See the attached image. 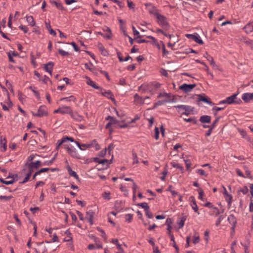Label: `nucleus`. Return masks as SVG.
Instances as JSON below:
<instances>
[{
  "label": "nucleus",
  "instance_id": "nucleus-1",
  "mask_svg": "<svg viewBox=\"0 0 253 253\" xmlns=\"http://www.w3.org/2000/svg\"><path fill=\"white\" fill-rule=\"evenodd\" d=\"M161 84L157 82H151L148 84H143L138 88L139 90H142L143 92L147 91H151V89L154 87L155 88H158L160 87Z\"/></svg>",
  "mask_w": 253,
  "mask_h": 253
},
{
  "label": "nucleus",
  "instance_id": "nucleus-2",
  "mask_svg": "<svg viewBox=\"0 0 253 253\" xmlns=\"http://www.w3.org/2000/svg\"><path fill=\"white\" fill-rule=\"evenodd\" d=\"M75 143L81 150H84V149L82 148V147L90 148L94 146L96 150H98L101 148L99 145L97 143L96 139L93 140L90 143L86 144H81L78 141H75Z\"/></svg>",
  "mask_w": 253,
  "mask_h": 253
},
{
  "label": "nucleus",
  "instance_id": "nucleus-3",
  "mask_svg": "<svg viewBox=\"0 0 253 253\" xmlns=\"http://www.w3.org/2000/svg\"><path fill=\"white\" fill-rule=\"evenodd\" d=\"M174 107L178 109V112L180 113V110L184 111L181 114L188 116L194 111V107L188 105H178L174 106Z\"/></svg>",
  "mask_w": 253,
  "mask_h": 253
},
{
  "label": "nucleus",
  "instance_id": "nucleus-4",
  "mask_svg": "<svg viewBox=\"0 0 253 253\" xmlns=\"http://www.w3.org/2000/svg\"><path fill=\"white\" fill-rule=\"evenodd\" d=\"M158 23L165 30H168L170 25L167 21V18L163 15L160 14L156 17Z\"/></svg>",
  "mask_w": 253,
  "mask_h": 253
},
{
  "label": "nucleus",
  "instance_id": "nucleus-5",
  "mask_svg": "<svg viewBox=\"0 0 253 253\" xmlns=\"http://www.w3.org/2000/svg\"><path fill=\"white\" fill-rule=\"evenodd\" d=\"M238 94H234L231 96L226 98V101L228 104H239L242 102V100L240 98H237Z\"/></svg>",
  "mask_w": 253,
  "mask_h": 253
},
{
  "label": "nucleus",
  "instance_id": "nucleus-6",
  "mask_svg": "<svg viewBox=\"0 0 253 253\" xmlns=\"http://www.w3.org/2000/svg\"><path fill=\"white\" fill-rule=\"evenodd\" d=\"M45 107L43 105L41 106L38 110V112L35 113L32 112V115L34 116L38 117H42L43 116H47L48 113L45 110Z\"/></svg>",
  "mask_w": 253,
  "mask_h": 253
},
{
  "label": "nucleus",
  "instance_id": "nucleus-7",
  "mask_svg": "<svg viewBox=\"0 0 253 253\" xmlns=\"http://www.w3.org/2000/svg\"><path fill=\"white\" fill-rule=\"evenodd\" d=\"M228 221L231 224V235H234L235 233V229L237 224V220L233 214H230L228 217Z\"/></svg>",
  "mask_w": 253,
  "mask_h": 253
},
{
  "label": "nucleus",
  "instance_id": "nucleus-8",
  "mask_svg": "<svg viewBox=\"0 0 253 253\" xmlns=\"http://www.w3.org/2000/svg\"><path fill=\"white\" fill-rule=\"evenodd\" d=\"M185 36L189 39L192 40L199 44H203V41L200 39V36L197 34H186Z\"/></svg>",
  "mask_w": 253,
  "mask_h": 253
},
{
  "label": "nucleus",
  "instance_id": "nucleus-9",
  "mask_svg": "<svg viewBox=\"0 0 253 253\" xmlns=\"http://www.w3.org/2000/svg\"><path fill=\"white\" fill-rule=\"evenodd\" d=\"M196 86V84H183L179 86V89L185 93H188L190 92Z\"/></svg>",
  "mask_w": 253,
  "mask_h": 253
},
{
  "label": "nucleus",
  "instance_id": "nucleus-10",
  "mask_svg": "<svg viewBox=\"0 0 253 253\" xmlns=\"http://www.w3.org/2000/svg\"><path fill=\"white\" fill-rule=\"evenodd\" d=\"M197 96V101H202L211 105L213 104L210 99L205 94H198Z\"/></svg>",
  "mask_w": 253,
  "mask_h": 253
},
{
  "label": "nucleus",
  "instance_id": "nucleus-11",
  "mask_svg": "<svg viewBox=\"0 0 253 253\" xmlns=\"http://www.w3.org/2000/svg\"><path fill=\"white\" fill-rule=\"evenodd\" d=\"M94 215V212L92 210H90L86 212L85 218H86L88 220L90 224L91 225L93 224V218Z\"/></svg>",
  "mask_w": 253,
  "mask_h": 253
},
{
  "label": "nucleus",
  "instance_id": "nucleus-12",
  "mask_svg": "<svg viewBox=\"0 0 253 253\" xmlns=\"http://www.w3.org/2000/svg\"><path fill=\"white\" fill-rule=\"evenodd\" d=\"M242 99L245 103H248L253 100V93H245L242 95Z\"/></svg>",
  "mask_w": 253,
  "mask_h": 253
},
{
  "label": "nucleus",
  "instance_id": "nucleus-13",
  "mask_svg": "<svg viewBox=\"0 0 253 253\" xmlns=\"http://www.w3.org/2000/svg\"><path fill=\"white\" fill-rule=\"evenodd\" d=\"M54 66L53 62H49L47 64H43V69L46 72H48L50 75H52V72Z\"/></svg>",
  "mask_w": 253,
  "mask_h": 253
},
{
  "label": "nucleus",
  "instance_id": "nucleus-14",
  "mask_svg": "<svg viewBox=\"0 0 253 253\" xmlns=\"http://www.w3.org/2000/svg\"><path fill=\"white\" fill-rule=\"evenodd\" d=\"M223 188L224 190L223 192L224 197L225 198V200L228 203V206L229 208L231 205L232 196L231 195H230L228 193L225 187H223Z\"/></svg>",
  "mask_w": 253,
  "mask_h": 253
},
{
  "label": "nucleus",
  "instance_id": "nucleus-15",
  "mask_svg": "<svg viewBox=\"0 0 253 253\" xmlns=\"http://www.w3.org/2000/svg\"><path fill=\"white\" fill-rule=\"evenodd\" d=\"M124 207V203L121 201H116L115 202L114 208L117 212L121 211Z\"/></svg>",
  "mask_w": 253,
  "mask_h": 253
},
{
  "label": "nucleus",
  "instance_id": "nucleus-16",
  "mask_svg": "<svg viewBox=\"0 0 253 253\" xmlns=\"http://www.w3.org/2000/svg\"><path fill=\"white\" fill-rule=\"evenodd\" d=\"M87 79L86 83L88 85L91 86L93 88L96 89H100L101 90H103V89L101 88L100 86H98L93 81H92L89 77H86Z\"/></svg>",
  "mask_w": 253,
  "mask_h": 253
},
{
  "label": "nucleus",
  "instance_id": "nucleus-17",
  "mask_svg": "<svg viewBox=\"0 0 253 253\" xmlns=\"http://www.w3.org/2000/svg\"><path fill=\"white\" fill-rule=\"evenodd\" d=\"M67 169L68 172L70 176L75 177L78 181L80 182L81 179H80L79 176H78V175L77 174V173L75 171H73L72 170V168H71V167L70 166H68L67 167Z\"/></svg>",
  "mask_w": 253,
  "mask_h": 253
},
{
  "label": "nucleus",
  "instance_id": "nucleus-18",
  "mask_svg": "<svg viewBox=\"0 0 253 253\" xmlns=\"http://www.w3.org/2000/svg\"><path fill=\"white\" fill-rule=\"evenodd\" d=\"M101 94L103 96L107 97V98L110 99L113 102H115L116 100L114 97L113 93L110 90L107 91L102 92Z\"/></svg>",
  "mask_w": 253,
  "mask_h": 253
},
{
  "label": "nucleus",
  "instance_id": "nucleus-19",
  "mask_svg": "<svg viewBox=\"0 0 253 253\" xmlns=\"http://www.w3.org/2000/svg\"><path fill=\"white\" fill-rule=\"evenodd\" d=\"M190 199H191V206L192 207V208L193 209L194 211L198 214H199V212L198 211V208L196 204V200L195 199V198L194 196H191L190 197Z\"/></svg>",
  "mask_w": 253,
  "mask_h": 253
},
{
  "label": "nucleus",
  "instance_id": "nucleus-20",
  "mask_svg": "<svg viewBox=\"0 0 253 253\" xmlns=\"http://www.w3.org/2000/svg\"><path fill=\"white\" fill-rule=\"evenodd\" d=\"M243 29L245 30L247 34L252 33L253 31V23H248L244 26Z\"/></svg>",
  "mask_w": 253,
  "mask_h": 253
},
{
  "label": "nucleus",
  "instance_id": "nucleus-21",
  "mask_svg": "<svg viewBox=\"0 0 253 253\" xmlns=\"http://www.w3.org/2000/svg\"><path fill=\"white\" fill-rule=\"evenodd\" d=\"M200 121L202 123H210L211 121V117L210 116L208 115H203L200 117Z\"/></svg>",
  "mask_w": 253,
  "mask_h": 253
},
{
  "label": "nucleus",
  "instance_id": "nucleus-22",
  "mask_svg": "<svg viewBox=\"0 0 253 253\" xmlns=\"http://www.w3.org/2000/svg\"><path fill=\"white\" fill-rule=\"evenodd\" d=\"M70 116L71 117L78 122H81L83 120V118L82 116L79 115L77 113H73L72 111H71V113L70 114Z\"/></svg>",
  "mask_w": 253,
  "mask_h": 253
},
{
  "label": "nucleus",
  "instance_id": "nucleus-23",
  "mask_svg": "<svg viewBox=\"0 0 253 253\" xmlns=\"http://www.w3.org/2000/svg\"><path fill=\"white\" fill-rule=\"evenodd\" d=\"M134 98L135 101H138L139 103L144 104V100L145 99H149V97L146 96L145 98H143L142 97L138 95V94H135L134 95Z\"/></svg>",
  "mask_w": 253,
  "mask_h": 253
},
{
  "label": "nucleus",
  "instance_id": "nucleus-24",
  "mask_svg": "<svg viewBox=\"0 0 253 253\" xmlns=\"http://www.w3.org/2000/svg\"><path fill=\"white\" fill-rule=\"evenodd\" d=\"M45 23L46 28L48 30V32L50 33V34L53 35V36H55L56 35V33L55 32V31L54 30H53L52 29L51 26L50 24V21H48V22H47L46 21H45Z\"/></svg>",
  "mask_w": 253,
  "mask_h": 253
},
{
  "label": "nucleus",
  "instance_id": "nucleus-25",
  "mask_svg": "<svg viewBox=\"0 0 253 253\" xmlns=\"http://www.w3.org/2000/svg\"><path fill=\"white\" fill-rule=\"evenodd\" d=\"M61 109V114H70L71 113L72 109L69 106H64L60 108Z\"/></svg>",
  "mask_w": 253,
  "mask_h": 253
},
{
  "label": "nucleus",
  "instance_id": "nucleus-26",
  "mask_svg": "<svg viewBox=\"0 0 253 253\" xmlns=\"http://www.w3.org/2000/svg\"><path fill=\"white\" fill-rule=\"evenodd\" d=\"M98 47L103 55L107 56L108 55L107 51L105 49L102 44L99 43L98 44Z\"/></svg>",
  "mask_w": 253,
  "mask_h": 253
},
{
  "label": "nucleus",
  "instance_id": "nucleus-27",
  "mask_svg": "<svg viewBox=\"0 0 253 253\" xmlns=\"http://www.w3.org/2000/svg\"><path fill=\"white\" fill-rule=\"evenodd\" d=\"M69 154L73 158H75L78 159H81V156L79 153L77 152L75 149H72Z\"/></svg>",
  "mask_w": 253,
  "mask_h": 253
},
{
  "label": "nucleus",
  "instance_id": "nucleus-28",
  "mask_svg": "<svg viewBox=\"0 0 253 253\" xmlns=\"http://www.w3.org/2000/svg\"><path fill=\"white\" fill-rule=\"evenodd\" d=\"M29 164L35 169H38L40 167L42 166V163L40 161H37L35 162L29 163ZM42 165H43L42 164Z\"/></svg>",
  "mask_w": 253,
  "mask_h": 253
},
{
  "label": "nucleus",
  "instance_id": "nucleus-29",
  "mask_svg": "<svg viewBox=\"0 0 253 253\" xmlns=\"http://www.w3.org/2000/svg\"><path fill=\"white\" fill-rule=\"evenodd\" d=\"M149 12L151 14L154 15L157 17L160 14L159 13V10L154 6H152V8L149 10Z\"/></svg>",
  "mask_w": 253,
  "mask_h": 253
},
{
  "label": "nucleus",
  "instance_id": "nucleus-30",
  "mask_svg": "<svg viewBox=\"0 0 253 253\" xmlns=\"http://www.w3.org/2000/svg\"><path fill=\"white\" fill-rule=\"evenodd\" d=\"M106 120H110V122L112 125H117L119 122L118 121L115 117H112L111 116H108L106 118Z\"/></svg>",
  "mask_w": 253,
  "mask_h": 253
},
{
  "label": "nucleus",
  "instance_id": "nucleus-31",
  "mask_svg": "<svg viewBox=\"0 0 253 253\" xmlns=\"http://www.w3.org/2000/svg\"><path fill=\"white\" fill-rule=\"evenodd\" d=\"M93 161L100 164L104 165L109 162L107 159L100 160L98 158L95 157L93 158Z\"/></svg>",
  "mask_w": 253,
  "mask_h": 253
},
{
  "label": "nucleus",
  "instance_id": "nucleus-32",
  "mask_svg": "<svg viewBox=\"0 0 253 253\" xmlns=\"http://www.w3.org/2000/svg\"><path fill=\"white\" fill-rule=\"evenodd\" d=\"M186 219V216L185 215L182 216L180 218V220L179 221L177 222V224L178 225L179 228H182L183 227Z\"/></svg>",
  "mask_w": 253,
  "mask_h": 253
},
{
  "label": "nucleus",
  "instance_id": "nucleus-33",
  "mask_svg": "<svg viewBox=\"0 0 253 253\" xmlns=\"http://www.w3.org/2000/svg\"><path fill=\"white\" fill-rule=\"evenodd\" d=\"M171 165L173 168H176V169H179L182 173L184 172V168L180 164H179L178 163H175L174 162H171Z\"/></svg>",
  "mask_w": 253,
  "mask_h": 253
},
{
  "label": "nucleus",
  "instance_id": "nucleus-34",
  "mask_svg": "<svg viewBox=\"0 0 253 253\" xmlns=\"http://www.w3.org/2000/svg\"><path fill=\"white\" fill-rule=\"evenodd\" d=\"M105 32H107V33L103 36L104 38H105L107 39H110L111 38L112 33L111 30L110 28L106 27V29H104Z\"/></svg>",
  "mask_w": 253,
  "mask_h": 253
},
{
  "label": "nucleus",
  "instance_id": "nucleus-35",
  "mask_svg": "<svg viewBox=\"0 0 253 253\" xmlns=\"http://www.w3.org/2000/svg\"><path fill=\"white\" fill-rule=\"evenodd\" d=\"M112 243L115 244L117 247V248L122 252V253H124V250L123 249L122 246H121V245H120L119 243H118V240L117 239H112Z\"/></svg>",
  "mask_w": 253,
  "mask_h": 253
},
{
  "label": "nucleus",
  "instance_id": "nucleus-36",
  "mask_svg": "<svg viewBox=\"0 0 253 253\" xmlns=\"http://www.w3.org/2000/svg\"><path fill=\"white\" fill-rule=\"evenodd\" d=\"M50 2L52 4H54L56 7L60 10H65V8L63 7V6L62 5V3H60V2H57L56 1H51Z\"/></svg>",
  "mask_w": 253,
  "mask_h": 253
},
{
  "label": "nucleus",
  "instance_id": "nucleus-37",
  "mask_svg": "<svg viewBox=\"0 0 253 253\" xmlns=\"http://www.w3.org/2000/svg\"><path fill=\"white\" fill-rule=\"evenodd\" d=\"M0 145H1V147L2 149H1V151L3 152L5 151L7 149L6 140L5 138H4L3 139H1Z\"/></svg>",
  "mask_w": 253,
  "mask_h": 253
},
{
  "label": "nucleus",
  "instance_id": "nucleus-38",
  "mask_svg": "<svg viewBox=\"0 0 253 253\" xmlns=\"http://www.w3.org/2000/svg\"><path fill=\"white\" fill-rule=\"evenodd\" d=\"M167 223H168V227H167V230H168V235L172 234L171 233V229L172 228V227L171 226V224L172 223V221L170 218H168L167 219Z\"/></svg>",
  "mask_w": 253,
  "mask_h": 253
},
{
  "label": "nucleus",
  "instance_id": "nucleus-39",
  "mask_svg": "<svg viewBox=\"0 0 253 253\" xmlns=\"http://www.w3.org/2000/svg\"><path fill=\"white\" fill-rule=\"evenodd\" d=\"M206 54H207L206 58L209 61L210 64L212 66H214L215 65V63L213 60V57L210 55L207 52H206Z\"/></svg>",
  "mask_w": 253,
  "mask_h": 253
},
{
  "label": "nucleus",
  "instance_id": "nucleus-40",
  "mask_svg": "<svg viewBox=\"0 0 253 253\" xmlns=\"http://www.w3.org/2000/svg\"><path fill=\"white\" fill-rule=\"evenodd\" d=\"M62 100H66L67 101H73L75 102L76 101V98L73 95H71L68 97H63L60 99V101Z\"/></svg>",
  "mask_w": 253,
  "mask_h": 253
},
{
  "label": "nucleus",
  "instance_id": "nucleus-41",
  "mask_svg": "<svg viewBox=\"0 0 253 253\" xmlns=\"http://www.w3.org/2000/svg\"><path fill=\"white\" fill-rule=\"evenodd\" d=\"M0 181L5 185H10L14 183V182L15 181V180L14 179H12L11 180L9 181H6L4 180L3 178H0Z\"/></svg>",
  "mask_w": 253,
  "mask_h": 253
},
{
  "label": "nucleus",
  "instance_id": "nucleus-42",
  "mask_svg": "<svg viewBox=\"0 0 253 253\" xmlns=\"http://www.w3.org/2000/svg\"><path fill=\"white\" fill-rule=\"evenodd\" d=\"M167 102H168V101H167V100H159L154 104V105L152 108V109H155L158 106L162 105L164 104V103H167Z\"/></svg>",
  "mask_w": 253,
  "mask_h": 253
},
{
  "label": "nucleus",
  "instance_id": "nucleus-43",
  "mask_svg": "<svg viewBox=\"0 0 253 253\" xmlns=\"http://www.w3.org/2000/svg\"><path fill=\"white\" fill-rule=\"evenodd\" d=\"M27 21L31 26H34L35 25V22L32 16L27 17Z\"/></svg>",
  "mask_w": 253,
  "mask_h": 253
},
{
  "label": "nucleus",
  "instance_id": "nucleus-44",
  "mask_svg": "<svg viewBox=\"0 0 253 253\" xmlns=\"http://www.w3.org/2000/svg\"><path fill=\"white\" fill-rule=\"evenodd\" d=\"M25 167L27 168L28 169V174H30V175H32V172L34 171V168H33L32 167H31V166L29 164V163H26L25 164Z\"/></svg>",
  "mask_w": 253,
  "mask_h": 253
},
{
  "label": "nucleus",
  "instance_id": "nucleus-45",
  "mask_svg": "<svg viewBox=\"0 0 253 253\" xmlns=\"http://www.w3.org/2000/svg\"><path fill=\"white\" fill-rule=\"evenodd\" d=\"M137 205V206L142 207L143 209H144L145 211L150 209L148 204L145 202L139 203Z\"/></svg>",
  "mask_w": 253,
  "mask_h": 253
},
{
  "label": "nucleus",
  "instance_id": "nucleus-46",
  "mask_svg": "<svg viewBox=\"0 0 253 253\" xmlns=\"http://www.w3.org/2000/svg\"><path fill=\"white\" fill-rule=\"evenodd\" d=\"M65 234H66L67 235V236L69 238V239H64V241L65 242H69L71 240H72V238L71 237V233L69 231V229H67L65 232Z\"/></svg>",
  "mask_w": 253,
  "mask_h": 253
},
{
  "label": "nucleus",
  "instance_id": "nucleus-47",
  "mask_svg": "<svg viewBox=\"0 0 253 253\" xmlns=\"http://www.w3.org/2000/svg\"><path fill=\"white\" fill-rule=\"evenodd\" d=\"M184 120L186 122L192 123L193 124H196L197 123V121L195 119V118H189L188 119H184Z\"/></svg>",
  "mask_w": 253,
  "mask_h": 253
},
{
  "label": "nucleus",
  "instance_id": "nucleus-48",
  "mask_svg": "<svg viewBox=\"0 0 253 253\" xmlns=\"http://www.w3.org/2000/svg\"><path fill=\"white\" fill-rule=\"evenodd\" d=\"M132 157L133 159V164H138L139 161L136 153L133 151L132 152Z\"/></svg>",
  "mask_w": 253,
  "mask_h": 253
},
{
  "label": "nucleus",
  "instance_id": "nucleus-49",
  "mask_svg": "<svg viewBox=\"0 0 253 253\" xmlns=\"http://www.w3.org/2000/svg\"><path fill=\"white\" fill-rule=\"evenodd\" d=\"M249 189L246 186H244L242 188L238 190V192H241L243 194H246L248 193Z\"/></svg>",
  "mask_w": 253,
  "mask_h": 253
},
{
  "label": "nucleus",
  "instance_id": "nucleus-50",
  "mask_svg": "<svg viewBox=\"0 0 253 253\" xmlns=\"http://www.w3.org/2000/svg\"><path fill=\"white\" fill-rule=\"evenodd\" d=\"M96 229L100 232L101 233V234H102V237L105 239L106 240L107 239V236L104 232V231L101 229V228L99 227H97L96 228Z\"/></svg>",
  "mask_w": 253,
  "mask_h": 253
},
{
  "label": "nucleus",
  "instance_id": "nucleus-51",
  "mask_svg": "<svg viewBox=\"0 0 253 253\" xmlns=\"http://www.w3.org/2000/svg\"><path fill=\"white\" fill-rule=\"evenodd\" d=\"M196 172L200 175L205 176V177L208 176V174L205 172V170L202 169H198L196 170Z\"/></svg>",
  "mask_w": 253,
  "mask_h": 253
},
{
  "label": "nucleus",
  "instance_id": "nucleus-52",
  "mask_svg": "<svg viewBox=\"0 0 253 253\" xmlns=\"http://www.w3.org/2000/svg\"><path fill=\"white\" fill-rule=\"evenodd\" d=\"M244 169L245 170V172L247 176L250 178H252V176L251 175V171L248 168L247 166H244Z\"/></svg>",
  "mask_w": 253,
  "mask_h": 253
},
{
  "label": "nucleus",
  "instance_id": "nucleus-53",
  "mask_svg": "<svg viewBox=\"0 0 253 253\" xmlns=\"http://www.w3.org/2000/svg\"><path fill=\"white\" fill-rule=\"evenodd\" d=\"M110 192H105L103 193H102V197L104 199H107L108 200H109L110 199Z\"/></svg>",
  "mask_w": 253,
  "mask_h": 253
},
{
  "label": "nucleus",
  "instance_id": "nucleus-54",
  "mask_svg": "<svg viewBox=\"0 0 253 253\" xmlns=\"http://www.w3.org/2000/svg\"><path fill=\"white\" fill-rule=\"evenodd\" d=\"M58 52L62 56H66L69 55L68 52L65 51L61 49H59Z\"/></svg>",
  "mask_w": 253,
  "mask_h": 253
},
{
  "label": "nucleus",
  "instance_id": "nucleus-55",
  "mask_svg": "<svg viewBox=\"0 0 253 253\" xmlns=\"http://www.w3.org/2000/svg\"><path fill=\"white\" fill-rule=\"evenodd\" d=\"M65 142H65V140L64 139V137L61 140H58L57 143V145L56 147V149L57 150L58 149L59 146H61L63 143H64Z\"/></svg>",
  "mask_w": 253,
  "mask_h": 253
},
{
  "label": "nucleus",
  "instance_id": "nucleus-56",
  "mask_svg": "<svg viewBox=\"0 0 253 253\" xmlns=\"http://www.w3.org/2000/svg\"><path fill=\"white\" fill-rule=\"evenodd\" d=\"M133 215L131 214H126L125 215L126 220L128 222H130L132 219Z\"/></svg>",
  "mask_w": 253,
  "mask_h": 253
},
{
  "label": "nucleus",
  "instance_id": "nucleus-57",
  "mask_svg": "<svg viewBox=\"0 0 253 253\" xmlns=\"http://www.w3.org/2000/svg\"><path fill=\"white\" fill-rule=\"evenodd\" d=\"M56 155H57V154L55 155V156L51 160H49V161H46V162H44V164H43V165H47V166L51 165L53 163L54 161L55 160V157H56Z\"/></svg>",
  "mask_w": 253,
  "mask_h": 253
},
{
  "label": "nucleus",
  "instance_id": "nucleus-58",
  "mask_svg": "<svg viewBox=\"0 0 253 253\" xmlns=\"http://www.w3.org/2000/svg\"><path fill=\"white\" fill-rule=\"evenodd\" d=\"M170 97V95L169 94L167 93H159V94L157 96V98H161V97H167V98H169Z\"/></svg>",
  "mask_w": 253,
  "mask_h": 253
},
{
  "label": "nucleus",
  "instance_id": "nucleus-59",
  "mask_svg": "<svg viewBox=\"0 0 253 253\" xmlns=\"http://www.w3.org/2000/svg\"><path fill=\"white\" fill-rule=\"evenodd\" d=\"M31 175H30V174H27L26 177L24 178V180L20 182V183L21 184H24L28 181L30 179V178L31 177Z\"/></svg>",
  "mask_w": 253,
  "mask_h": 253
},
{
  "label": "nucleus",
  "instance_id": "nucleus-60",
  "mask_svg": "<svg viewBox=\"0 0 253 253\" xmlns=\"http://www.w3.org/2000/svg\"><path fill=\"white\" fill-rule=\"evenodd\" d=\"M146 216L149 218H152L153 217L152 213L150 211V209L145 211Z\"/></svg>",
  "mask_w": 253,
  "mask_h": 253
},
{
  "label": "nucleus",
  "instance_id": "nucleus-61",
  "mask_svg": "<svg viewBox=\"0 0 253 253\" xmlns=\"http://www.w3.org/2000/svg\"><path fill=\"white\" fill-rule=\"evenodd\" d=\"M106 152H107V149L105 148L104 150L101 151L99 153L98 156L100 157H104L106 154Z\"/></svg>",
  "mask_w": 253,
  "mask_h": 253
},
{
  "label": "nucleus",
  "instance_id": "nucleus-62",
  "mask_svg": "<svg viewBox=\"0 0 253 253\" xmlns=\"http://www.w3.org/2000/svg\"><path fill=\"white\" fill-rule=\"evenodd\" d=\"M127 2L128 7L130 9H134V8L135 5L132 1H130L129 0H127Z\"/></svg>",
  "mask_w": 253,
  "mask_h": 253
},
{
  "label": "nucleus",
  "instance_id": "nucleus-63",
  "mask_svg": "<svg viewBox=\"0 0 253 253\" xmlns=\"http://www.w3.org/2000/svg\"><path fill=\"white\" fill-rule=\"evenodd\" d=\"M154 137L156 140H158L159 137V128L157 127H156L155 128V136Z\"/></svg>",
  "mask_w": 253,
  "mask_h": 253
},
{
  "label": "nucleus",
  "instance_id": "nucleus-64",
  "mask_svg": "<svg viewBox=\"0 0 253 253\" xmlns=\"http://www.w3.org/2000/svg\"><path fill=\"white\" fill-rule=\"evenodd\" d=\"M184 162L185 163L186 169L187 170H188L189 169V168H190L191 165L190 161L189 159H187V160H184Z\"/></svg>",
  "mask_w": 253,
  "mask_h": 253
}]
</instances>
